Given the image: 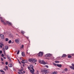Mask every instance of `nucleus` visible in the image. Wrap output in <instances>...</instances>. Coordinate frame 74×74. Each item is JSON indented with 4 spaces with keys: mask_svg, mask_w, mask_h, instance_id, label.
Masks as SVG:
<instances>
[{
    "mask_svg": "<svg viewBox=\"0 0 74 74\" xmlns=\"http://www.w3.org/2000/svg\"><path fill=\"white\" fill-rule=\"evenodd\" d=\"M21 47V48H23V45H22V47Z\"/></svg>",
    "mask_w": 74,
    "mask_h": 74,
    "instance_id": "a19ab883",
    "label": "nucleus"
},
{
    "mask_svg": "<svg viewBox=\"0 0 74 74\" xmlns=\"http://www.w3.org/2000/svg\"><path fill=\"white\" fill-rule=\"evenodd\" d=\"M3 58H4V59H6V58H5V57H4Z\"/></svg>",
    "mask_w": 74,
    "mask_h": 74,
    "instance_id": "8fccbe9b",
    "label": "nucleus"
},
{
    "mask_svg": "<svg viewBox=\"0 0 74 74\" xmlns=\"http://www.w3.org/2000/svg\"><path fill=\"white\" fill-rule=\"evenodd\" d=\"M53 65H54V66H56V64L55 63H53Z\"/></svg>",
    "mask_w": 74,
    "mask_h": 74,
    "instance_id": "79ce46f5",
    "label": "nucleus"
},
{
    "mask_svg": "<svg viewBox=\"0 0 74 74\" xmlns=\"http://www.w3.org/2000/svg\"><path fill=\"white\" fill-rule=\"evenodd\" d=\"M1 56H2V57H4V54H1Z\"/></svg>",
    "mask_w": 74,
    "mask_h": 74,
    "instance_id": "e433bc0d",
    "label": "nucleus"
},
{
    "mask_svg": "<svg viewBox=\"0 0 74 74\" xmlns=\"http://www.w3.org/2000/svg\"><path fill=\"white\" fill-rule=\"evenodd\" d=\"M18 62L19 63H21V62H20V61H18Z\"/></svg>",
    "mask_w": 74,
    "mask_h": 74,
    "instance_id": "13d9d810",
    "label": "nucleus"
},
{
    "mask_svg": "<svg viewBox=\"0 0 74 74\" xmlns=\"http://www.w3.org/2000/svg\"><path fill=\"white\" fill-rule=\"evenodd\" d=\"M30 67H31L32 69V70H31L30 71L31 73H32V74H34V69H33V67H34V66H33V65H29Z\"/></svg>",
    "mask_w": 74,
    "mask_h": 74,
    "instance_id": "f257e3e1",
    "label": "nucleus"
},
{
    "mask_svg": "<svg viewBox=\"0 0 74 74\" xmlns=\"http://www.w3.org/2000/svg\"><path fill=\"white\" fill-rule=\"evenodd\" d=\"M18 73L19 74H21V72H20L19 71L18 72Z\"/></svg>",
    "mask_w": 74,
    "mask_h": 74,
    "instance_id": "09e8293b",
    "label": "nucleus"
},
{
    "mask_svg": "<svg viewBox=\"0 0 74 74\" xmlns=\"http://www.w3.org/2000/svg\"><path fill=\"white\" fill-rule=\"evenodd\" d=\"M24 62L25 63H27V61L26 60H24Z\"/></svg>",
    "mask_w": 74,
    "mask_h": 74,
    "instance_id": "412c9836",
    "label": "nucleus"
},
{
    "mask_svg": "<svg viewBox=\"0 0 74 74\" xmlns=\"http://www.w3.org/2000/svg\"><path fill=\"white\" fill-rule=\"evenodd\" d=\"M7 57L8 58V57H9V56H7Z\"/></svg>",
    "mask_w": 74,
    "mask_h": 74,
    "instance_id": "5fc2aeb1",
    "label": "nucleus"
},
{
    "mask_svg": "<svg viewBox=\"0 0 74 74\" xmlns=\"http://www.w3.org/2000/svg\"><path fill=\"white\" fill-rule=\"evenodd\" d=\"M0 47L1 48H2L3 46H2V45H0Z\"/></svg>",
    "mask_w": 74,
    "mask_h": 74,
    "instance_id": "37998d69",
    "label": "nucleus"
},
{
    "mask_svg": "<svg viewBox=\"0 0 74 74\" xmlns=\"http://www.w3.org/2000/svg\"><path fill=\"white\" fill-rule=\"evenodd\" d=\"M5 64H6V65H7V64H8V62H5Z\"/></svg>",
    "mask_w": 74,
    "mask_h": 74,
    "instance_id": "4c0bfd02",
    "label": "nucleus"
},
{
    "mask_svg": "<svg viewBox=\"0 0 74 74\" xmlns=\"http://www.w3.org/2000/svg\"><path fill=\"white\" fill-rule=\"evenodd\" d=\"M0 71H1V72H3V71H3V70H0Z\"/></svg>",
    "mask_w": 74,
    "mask_h": 74,
    "instance_id": "58836bf2",
    "label": "nucleus"
},
{
    "mask_svg": "<svg viewBox=\"0 0 74 74\" xmlns=\"http://www.w3.org/2000/svg\"><path fill=\"white\" fill-rule=\"evenodd\" d=\"M45 66H46V67H47V68H48V66L46 65Z\"/></svg>",
    "mask_w": 74,
    "mask_h": 74,
    "instance_id": "de8ad7c7",
    "label": "nucleus"
},
{
    "mask_svg": "<svg viewBox=\"0 0 74 74\" xmlns=\"http://www.w3.org/2000/svg\"><path fill=\"white\" fill-rule=\"evenodd\" d=\"M72 66H70L69 67L72 70H74V64L73 63L71 64Z\"/></svg>",
    "mask_w": 74,
    "mask_h": 74,
    "instance_id": "f03ea898",
    "label": "nucleus"
},
{
    "mask_svg": "<svg viewBox=\"0 0 74 74\" xmlns=\"http://www.w3.org/2000/svg\"><path fill=\"white\" fill-rule=\"evenodd\" d=\"M22 55L23 56H25V53H24V52H23L21 53Z\"/></svg>",
    "mask_w": 74,
    "mask_h": 74,
    "instance_id": "f3484780",
    "label": "nucleus"
},
{
    "mask_svg": "<svg viewBox=\"0 0 74 74\" xmlns=\"http://www.w3.org/2000/svg\"><path fill=\"white\" fill-rule=\"evenodd\" d=\"M1 21L4 25H6V23H5L3 20H1Z\"/></svg>",
    "mask_w": 74,
    "mask_h": 74,
    "instance_id": "9d476101",
    "label": "nucleus"
},
{
    "mask_svg": "<svg viewBox=\"0 0 74 74\" xmlns=\"http://www.w3.org/2000/svg\"><path fill=\"white\" fill-rule=\"evenodd\" d=\"M47 70L46 69H45L43 70L42 71V72L44 73H47Z\"/></svg>",
    "mask_w": 74,
    "mask_h": 74,
    "instance_id": "9b49d317",
    "label": "nucleus"
},
{
    "mask_svg": "<svg viewBox=\"0 0 74 74\" xmlns=\"http://www.w3.org/2000/svg\"><path fill=\"white\" fill-rule=\"evenodd\" d=\"M3 51L4 54H5V48H3Z\"/></svg>",
    "mask_w": 74,
    "mask_h": 74,
    "instance_id": "2eb2a0df",
    "label": "nucleus"
},
{
    "mask_svg": "<svg viewBox=\"0 0 74 74\" xmlns=\"http://www.w3.org/2000/svg\"><path fill=\"white\" fill-rule=\"evenodd\" d=\"M41 64H46L47 63L44 61V60H42V63Z\"/></svg>",
    "mask_w": 74,
    "mask_h": 74,
    "instance_id": "0eeeda50",
    "label": "nucleus"
},
{
    "mask_svg": "<svg viewBox=\"0 0 74 74\" xmlns=\"http://www.w3.org/2000/svg\"><path fill=\"white\" fill-rule=\"evenodd\" d=\"M5 68H6V69H7V70L8 69V66H6Z\"/></svg>",
    "mask_w": 74,
    "mask_h": 74,
    "instance_id": "2f4dec72",
    "label": "nucleus"
},
{
    "mask_svg": "<svg viewBox=\"0 0 74 74\" xmlns=\"http://www.w3.org/2000/svg\"><path fill=\"white\" fill-rule=\"evenodd\" d=\"M10 37H13V35H10Z\"/></svg>",
    "mask_w": 74,
    "mask_h": 74,
    "instance_id": "7c9ffc66",
    "label": "nucleus"
},
{
    "mask_svg": "<svg viewBox=\"0 0 74 74\" xmlns=\"http://www.w3.org/2000/svg\"><path fill=\"white\" fill-rule=\"evenodd\" d=\"M38 56L39 57H41L42 56V52H40L38 54Z\"/></svg>",
    "mask_w": 74,
    "mask_h": 74,
    "instance_id": "7ed1b4c3",
    "label": "nucleus"
},
{
    "mask_svg": "<svg viewBox=\"0 0 74 74\" xmlns=\"http://www.w3.org/2000/svg\"><path fill=\"white\" fill-rule=\"evenodd\" d=\"M0 19H2V18L0 17Z\"/></svg>",
    "mask_w": 74,
    "mask_h": 74,
    "instance_id": "3c124183",
    "label": "nucleus"
},
{
    "mask_svg": "<svg viewBox=\"0 0 74 74\" xmlns=\"http://www.w3.org/2000/svg\"><path fill=\"white\" fill-rule=\"evenodd\" d=\"M33 60H32V62H33L34 63H36L37 61V60H35L33 58Z\"/></svg>",
    "mask_w": 74,
    "mask_h": 74,
    "instance_id": "423d86ee",
    "label": "nucleus"
},
{
    "mask_svg": "<svg viewBox=\"0 0 74 74\" xmlns=\"http://www.w3.org/2000/svg\"><path fill=\"white\" fill-rule=\"evenodd\" d=\"M23 73H25V71H23Z\"/></svg>",
    "mask_w": 74,
    "mask_h": 74,
    "instance_id": "864d4df0",
    "label": "nucleus"
},
{
    "mask_svg": "<svg viewBox=\"0 0 74 74\" xmlns=\"http://www.w3.org/2000/svg\"><path fill=\"white\" fill-rule=\"evenodd\" d=\"M1 60L2 61H3V58H1Z\"/></svg>",
    "mask_w": 74,
    "mask_h": 74,
    "instance_id": "ea45409f",
    "label": "nucleus"
},
{
    "mask_svg": "<svg viewBox=\"0 0 74 74\" xmlns=\"http://www.w3.org/2000/svg\"><path fill=\"white\" fill-rule=\"evenodd\" d=\"M15 41L16 43H17L18 44H19V39H16L15 40Z\"/></svg>",
    "mask_w": 74,
    "mask_h": 74,
    "instance_id": "39448f33",
    "label": "nucleus"
},
{
    "mask_svg": "<svg viewBox=\"0 0 74 74\" xmlns=\"http://www.w3.org/2000/svg\"><path fill=\"white\" fill-rule=\"evenodd\" d=\"M37 71V72H36L37 74H38V73H39L38 71Z\"/></svg>",
    "mask_w": 74,
    "mask_h": 74,
    "instance_id": "c03bdc74",
    "label": "nucleus"
},
{
    "mask_svg": "<svg viewBox=\"0 0 74 74\" xmlns=\"http://www.w3.org/2000/svg\"><path fill=\"white\" fill-rule=\"evenodd\" d=\"M8 59L10 60V61H11V58H10V57H9L8 58Z\"/></svg>",
    "mask_w": 74,
    "mask_h": 74,
    "instance_id": "a878e982",
    "label": "nucleus"
},
{
    "mask_svg": "<svg viewBox=\"0 0 74 74\" xmlns=\"http://www.w3.org/2000/svg\"><path fill=\"white\" fill-rule=\"evenodd\" d=\"M0 44H1V45H2V46H4V44H3L2 43L0 42Z\"/></svg>",
    "mask_w": 74,
    "mask_h": 74,
    "instance_id": "393cba45",
    "label": "nucleus"
},
{
    "mask_svg": "<svg viewBox=\"0 0 74 74\" xmlns=\"http://www.w3.org/2000/svg\"><path fill=\"white\" fill-rule=\"evenodd\" d=\"M23 62H24L25 60H22Z\"/></svg>",
    "mask_w": 74,
    "mask_h": 74,
    "instance_id": "603ef678",
    "label": "nucleus"
},
{
    "mask_svg": "<svg viewBox=\"0 0 74 74\" xmlns=\"http://www.w3.org/2000/svg\"><path fill=\"white\" fill-rule=\"evenodd\" d=\"M20 59H21V58L20 57Z\"/></svg>",
    "mask_w": 74,
    "mask_h": 74,
    "instance_id": "bf43d9fd",
    "label": "nucleus"
},
{
    "mask_svg": "<svg viewBox=\"0 0 74 74\" xmlns=\"http://www.w3.org/2000/svg\"><path fill=\"white\" fill-rule=\"evenodd\" d=\"M66 56V54H63L62 56V58H64Z\"/></svg>",
    "mask_w": 74,
    "mask_h": 74,
    "instance_id": "5701e85b",
    "label": "nucleus"
},
{
    "mask_svg": "<svg viewBox=\"0 0 74 74\" xmlns=\"http://www.w3.org/2000/svg\"><path fill=\"white\" fill-rule=\"evenodd\" d=\"M68 58H71V56L70 55H69L68 57Z\"/></svg>",
    "mask_w": 74,
    "mask_h": 74,
    "instance_id": "aec40b11",
    "label": "nucleus"
},
{
    "mask_svg": "<svg viewBox=\"0 0 74 74\" xmlns=\"http://www.w3.org/2000/svg\"><path fill=\"white\" fill-rule=\"evenodd\" d=\"M8 66L9 67H12V64H10L8 65Z\"/></svg>",
    "mask_w": 74,
    "mask_h": 74,
    "instance_id": "4468645a",
    "label": "nucleus"
},
{
    "mask_svg": "<svg viewBox=\"0 0 74 74\" xmlns=\"http://www.w3.org/2000/svg\"><path fill=\"white\" fill-rule=\"evenodd\" d=\"M39 63H41H41L42 62V61L40 60H39Z\"/></svg>",
    "mask_w": 74,
    "mask_h": 74,
    "instance_id": "c85d7f7f",
    "label": "nucleus"
},
{
    "mask_svg": "<svg viewBox=\"0 0 74 74\" xmlns=\"http://www.w3.org/2000/svg\"><path fill=\"white\" fill-rule=\"evenodd\" d=\"M23 67H25V65L24 64H23Z\"/></svg>",
    "mask_w": 74,
    "mask_h": 74,
    "instance_id": "4d7b16f0",
    "label": "nucleus"
},
{
    "mask_svg": "<svg viewBox=\"0 0 74 74\" xmlns=\"http://www.w3.org/2000/svg\"><path fill=\"white\" fill-rule=\"evenodd\" d=\"M0 37L1 39H2V40H4V36L3 34H1V35Z\"/></svg>",
    "mask_w": 74,
    "mask_h": 74,
    "instance_id": "20e7f679",
    "label": "nucleus"
},
{
    "mask_svg": "<svg viewBox=\"0 0 74 74\" xmlns=\"http://www.w3.org/2000/svg\"><path fill=\"white\" fill-rule=\"evenodd\" d=\"M21 63H23V64H25V62L23 61H21Z\"/></svg>",
    "mask_w": 74,
    "mask_h": 74,
    "instance_id": "473e14b6",
    "label": "nucleus"
},
{
    "mask_svg": "<svg viewBox=\"0 0 74 74\" xmlns=\"http://www.w3.org/2000/svg\"><path fill=\"white\" fill-rule=\"evenodd\" d=\"M57 65L59 67H61L62 66V64H57Z\"/></svg>",
    "mask_w": 74,
    "mask_h": 74,
    "instance_id": "ddd939ff",
    "label": "nucleus"
},
{
    "mask_svg": "<svg viewBox=\"0 0 74 74\" xmlns=\"http://www.w3.org/2000/svg\"><path fill=\"white\" fill-rule=\"evenodd\" d=\"M4 70H5V71H6V70L5 69H4Z\"/></svg>",
    "mask_w": 74,
    "mask_h": 74,
    "instance_id": "6e6d98bb",
    "label": "nucleus"
},
{
    "mask_svg": "<svg viewBox=\"0 0 74 74\" xmlns=\"http://www.w3.org/2000/svg\"><path fill=\"white\" fill-rule=\"evenodd\" d=\"M0 53L1 54V53H2V51L1 50L0 51Z\"/></svg>",
    "mask_w": 74,
    "mask_h": 74,
    "instance_id": "c9c22d12",
    "label": "nucleus"
},
{
    "mask_svg": "<svg viewBox=\"0 0 74 74\" xmlns=\"http://www.w3.org/2000/svg\"><path fill=\"white\" fill-rule=\"evenodd\" d=\"M18 62H19V60H18Z\"/></svg>",
    "mask_w": 74,
    "mask_h": 74,
    "instance_id": "052dcab7",
    "label": "nucleus"
},
{
    "mask_svg": "<svg viewBox=\"0 0 74 74\" xmlns=\"http://www.w3.org/2000/svg\"><path fill=\"white\" fill-rule=\"evenodd\" d=\"M5 49L6 50H7L8 49V45H6L5 46Z\"/></svg>",
    "mask_w": 74,
    "mask_h": 74,
    "instance_id": "6e6552de",
    "label": "nucleus"
},
{
    "mask_svg": "<svg viewBox=\"0 0 74 74\" xmlns=\"http://www.w3.org/2000/svg\"><path fill=\"white\" fill-rule=\"evenodd\" d=\"M35 64H36V63H35Z\"/></svg>",
    "mask_w": 74,
    "mask_h": 74,
    "instance_id": "680f3d73",
    "label": "nucleus"
},
{
    "mask_svg": "<svg viewBox=\"0 0 74 74\" xmlns=\"http://www.w3.org/2000/svg\"><path fill=\"white\" fill-rule=\"evenodd\" d=\"M8 43L9 44H10V43H11V40H10L8 42Z\"/></svg>",
    "mask_w": 74,
    "mask_h": 74,
    "instance_id": "cd10ccee",
    "label": "nucleus"
},
{
    "mask_svg": "<svg viewBox=\"0 0 74 74\" xmlns=\"http://www.w3.org/2000/svg\"><path fill=\"white\" fill-rule=\"evenodd\" d=\"M1 36V35L0 34V36Z\"/></svg>",
    "mask_w": 74,
    "mask_h": 74,
    "instance_id": "e2e57ef3",
    "label": "nucleus"
},
{
    "mask_svg": "<svg viewBox=\"0 0 74 74\" xmlns=\"http://www.w3.org/2000/svg\"><path fill=\"white\" fill-rule=\"evenodd\" d=\"M20 74H23V72L20 71Z\"/></svg>",
    "mask_w": 74,
    "mask_h": 74,
    "instance_id": "f704fd0d",
    "label": "nucleus"
},
{
    "mask_svg": "<svg viewBox=\"0 0 74 74\" xmlns=\"http://www.w3.org/2000/svg\"><path fill=\"white\" fill-rule=\"evenodd\" d=\"M55 62L56 63H59V62L58 61H55Z\"/></svg>",
    "mask_w": 74,
    "mask_h": 74,
    "instance_id": "4be33fe9",
    "label": "nucleus"
},
{
    "mask_svg": "<svg viewBox=\"0 0 74 74\" xmlns=\"http://www.w3.org/2000/svg\"><path fill=\"white\" fill-rule=\"evenodd\" d=\"M21 33H22V34H24V33H25V32H24L23 31H21Z\"/></svg>",
    "mask_w": 74,
    "mask_h": 74,
    "instance_id": "b1692460",
    "label": "nucleus"
},
{
    "mask_svg": "<svg viewBox=\"0 0 74 74\" xmlns=\"http://www.w3.org/2000/svg\"><path fill=\"white\" fill-rule=\"evenodd\" d=\"M6 23H7V24H8V25H11V23L8 21H7L6 22Z\"/></svg>",
    "mask_w": 74,
    "mask_h": 74,
    "instance_id": "f8f14e48",
    "label": "nucleus"
},
{
    "mask_svg": "<svg viewBox=\"0 0 74 74\" xmlns=\"http://www.w3.org/2000/svg\"><path fill=\"white\" fill-rule=\"evenodd\" d=\"M5 41H8V38H6Z\"/></svg>",
    "mask_w": 74,
    "mask_h": 74,
    "instance_id": "bb28decb",
    "label": "nucleus"
},
{
    "mask_svg": "<svg viewBox=\"0 0 74 74\" xmlns=\"http://www.w3.org/2000/svg\"><path fill=\"white\" fill-rule=\"evenodd\" d=\"M19 71H23V70L22 69L20 70Z\"/></svg>",
    "mask_w": 74,
    "mask_h": 74,
    "instance_id": "a18cd8bd",
    "label": "nucleus"
},
{
    "mask_svg": "<svg viewBox=\"0 0 74 74\" xmlns=\"http://www.w3.org/2000/svg\"><path fill=\"white\" fill-rule=\"evenodd\" d=\"M28 69H29V70H30V67L28 66Z\"/></svg>",
    "mask_w": 74,
    "mask_h": 74,
    "instance_id": "72a5a7b5",
    "label": "nucleus"
},
{
    "mask_svg": "<svg viewBox=\"0 0 74 74\" xmlns=\"http://www.w3.org/2000/svg\"><path fill=\"white\" fill-rule=\"evenodd\" d=\"M45 57H48V56H51V54H47L45 55Z\"/></svg>",
    "mask_w": 74,
    "mask_h": 74,
    "instance_id": "1a4fd4ad",
    "label": "nucleus"
},
{
    "mask_svg": "<svg viewBox=\"0 0 74 74\" xmlns=\"http://www.w3.org/2000/svg\"><path fill=\"white\" fill-rule=\"evenodd\" d=\"M57 73L55 72H54L53 73H52V74H57Z\"/></svg>",
    "mask_w": 74,
    "mask_h": 74,
    "instance_id": "6ab92c4d",
    "label": "nucleus"
},
{
    "mask_svg": "<svg viewBox=\"0 0 74 74\" xmlns=\"http://www.w3.org/2000/svg\"><path fill=\"white\" fill-rule=\"evenodd\" d=\"M33 58H31V59H29V62H32L33 59Z\"/></svg>",
    "mask_w": 74,
    "mask_h": 74,
    "instance_id": "dca6fc26",
    "label": "nucleus"
},
{
    "mask_svg": "<svg viewBox=\"0 0 74 74\" xmlns=\"http://www.w3.org/2000/svg\"><path fill=\"white\" fill-rule=\"evenodd\" d=\"M2 74H5V72H4V71H3V73H2Z\"/></svg>",
    "mask_w": 74,
    "mask_h": 74,
    "instance_id": "49530a36",
    "label": "nucleus"
},
{
    "mask_svg": "<svg viewBox=\"0 0 74 74\" xmlns=\"http://www.w3.org/2000/svg\"><path fill=\"white\" fill-rule=\"evenodd\" d=\"M19 53V51L18 50L17 52V55H18Z\"/></svg>",
    "mask_w": 74,
    "mask_h": 74,
    "instance_id": "c756f323",
    "label": "nucleus"
},
{
    "mask_svg": "<svg viewBox=\"0 0 74 74\" xmlns=\"http://www.w3.org/2000/svg\"><path fill=\"white\" fill-rule=\"evenodd\" d=\"M68 70V69L67 68H65L64 69V71L66 72H67Z\"/></svg>",
    "mask_w": 74,
    "mask_h": 74,
    "instance_id": "a211bd4d",
    "label": "nucleus"
}]
</instances>
